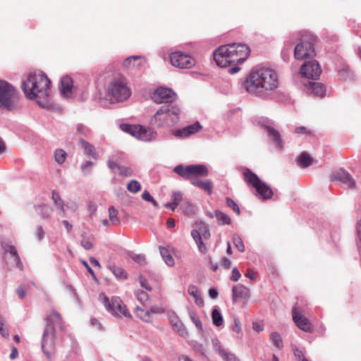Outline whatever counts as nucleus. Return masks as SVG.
I'll return each mask as SVG.
<instances>
[{
  "label": "nucleus",
  "mask_w": 361,
  "mask_h": 361,
  "mask_svg": "<svg viewBox=\"0 0 361 361\" xmlns=\"http://www.w3.org/2000/svg\"><path fill=\"white\" fill-rule=\"evenodd\" d=\"M5 319L3 316L0 315V334L4 338H7L9 336L8 329L4 326Z\"/></svg>",
  "instance_id": "nucleus-48"
},
{
  "label": "nucleus",
  "mask_w": 361,
  "mask_h": 361,
  "mask_svg": "<svg viewBox=\"0 0 361 361\" xmlns=\"http://www.w3.org/2000/svg\"><path fill=\"white\" fill-rule=\"evenodd\" d=\"M267 131V137L269 142L278 149H282L284 147V141L283 140L281 133L277 130L274 124L268 121H264L262 124Z\"/></svg>",
  "instance_id": "nucleus-14"
},
{
  "label": "nucleus",
  "mask_w": 361,
  "mask_h": 361,
  "mask_svg": "<svg viewBox=\"0 0 361 361\" xmlns=\"http://www.w3.org/2000/svg\"><path fill=\"white\" fill-rule=\"evenodd\" d=\"M139 279H140V285L143 288L146 289L148 291L152 290V287L149 284L148 281L142 277V276L140 275L139 276Z\"/></svg>",
  "instance_id": "nucleus-59"
},
{
  "label": "nucleus",
  "mask_w": 361,
  "mask_h": 361,
  "mask_svg": "<svg viewBox=\"0 0 361 361\" xmlns=\"http://www.w3.org/2000/svg\"><path fill=\"white\" fill-rule=\"evenodd\" d=\"M130 95V89L126 80L122 78L112 80L106 88V96L111 104L125 102Z\"/></svg>",
  "instance_id": "nucleus-6"
},
{
  "label": "nucleus",
  "mask_w": 361,
  "mask_h": 361,
  "mask_svg": "<svg viewBox=\"0 0 361 361\" xmlns=\"http://www.w3.org/2000/svg\"><path fill=\"white\" fill-rule=\"evenodd\" d=\"M66 155H67V154L63 149H56V151L54 152L55 161L58 164H62L66 161Z\"/></svg>",
  "instance_id": "nucleus-40"
},
{
  "label": "nucleus",
  "mask_w": 361,
  "mask_h": 361,
  "mask_svg": "<svg viewBox=\"0 0 361 361\" xmlns=\"http://www.w3.org/2000/svg\"><path fill=\"white\" fill-rule=\"evenodd\" d=\"M195 226L197 228V231L200 232V234L203 233V232L209 229L207 225L204 221H197L195 223Z\"/></svg>",
  "instance_id": "nucleus-57"
},
{
  "label": "nucleus",
  "mask_w": 361,
  "mask_h": 361,
  "mask_svg": "<svg viewBox=\"0 0 361 361\" xmlns=\"http://www.w3.org/2000/svg\"><path fill=\"white\" fill-rule=\"evenodd\" d=\"M103 296L104 299L102 301L106 310L111 312L114 315H119L120 314L127 317H130V314L128 311L126 306L122 302L121 300L118 297H113L109 301V298L102 294L100 297Z\"/></svg>",
  "instance_id": "nucleus-11"
},
{
  "label": "nucleus",
  "mask_w": 361,
  "mask_h": 361,
  "mask_svg": "<svg viewBox=\"0 0 361 361\" xmlns=\"http://www.w3.org/2000/svg\"><path fill=\"white\" fill-rule=\"evenodd\" d=\"M297 164L301 168H307L312 164V159L305 152H303L298 157Z\"/></svg>",
  "instance_id": "nucleus-30"
},
{
  "label": "nucleus",
  "mask_w": 361,
  "mask_h": 361,
  "mask_svg": "<svg viewBox=\"0 0 361 361\" xmlns=\"http://www.w3.org/2000/svg\"><path fill=\"white\" fill-rule=\"evenodd\" d=\"M244 180L247 185L255 188L257 195L263 200H270L274 192L272 189L264 181H262L257 174L247 168L243 169Z\"/></svg>",
  "instance_id": "nucleus-8"
},
{
  "label": "nucleus",
  "mask_w": 361,
  "mask_h": 361,
  "mask_svg": "<svg viewBox=\"0 0 361 361\" xmlns=\"http://www.w3.org/2000/svg\"><path fill=\"white\" fill-rule=\"evenodd\" d=\"M270 339L273 344L279 349H282L283 347L282 338L277 332H273L270 335Z\"/></svg>",
  "instance_id": "nucleus-37"
},
{
  "label": "nucleus",
  "mask_w": 361,
  "mask_h": 361,
  "mask_svg": "<svg viewBox=\"0 0 361 361\" xmlns=\"http://www.w3.org/2000/svg\"><path fill=\"white\" fill-rule=\"evenodd\" d=\"M331 179L332 180H338L351 188H354L355 185V180L351 175L343 169H339L334 172L331 176Z\"/></svg>",
  "instance_id": "nucleus-19"
},
{
  "label": "nucleus",
  "mask_w": 361,
  "mask_h": 361,
  "mask_svg": "<svg viewBox=\"0 0 361 361\" xmlns=\"http://www.w3.org/2000/svg\"><path fill=\"white\" fill-rule=\"evenodd\" d=\"M137 299L142 304L145 305L149 300L148 294L144 290H138L135 293Z\"/></svg>",
  "instance_id": "nucleus-49"
},
{
  "label": "nucleus",
  "mask_w": 361,
  "mask_h": 361,
  "mask_svg": "<svg viewBox=\"0 0 361 361\" xmlns=\"http://www.w3.org/2000/svg\"><path fill=\"white\" fill-rule=\"evenodd\" d=\"M132 259L140 265H145L147 264L146 258L144 255L134 254L131 256Z\"/></svg>",
  "instance_id": "nucleus-51"
},
{
  "label": "nucleus",
  "mask_w": 361,
  "mask_h": 361,
  "mask_svg": "<svg viewBox=\"0 0 361 361\" xmlns=\"http://www.w3.org/2000/svg\"><path fill=\"white\" fill-rule=\"evenodd\" d=\"M241 276L240 273L236 267H234L232 270V274L231 276L230 279L233 281H238Z\"/></svg>",
  "instance_id": "nucleus-60"
},
{
  "label": "nucleus",
  "mask_w": 361,
  "mask_h": 361,
  "mask_svg": "<svg viewBox=\"0 0 361 361\" xmlns=\"http://www.w3.org/2000/svg\"><path fill=\"white\" fill-rule=\"evenodd\" d=\"M202 126L199 122H196L193 124L189 125L182 129H179L175 131L174 135L177 137H187L191 135L197 133Z\"/></svg>",
  "instance_id": "nucleus-21"
},
{
  "label": "nucleus",
  "mask_w": 361,
  "mask_h": 361,
  "mask_svg": "<svg viewBox=\"0 0 361 361\" xmlns=\"http://www.w3.org/2000/svg\"><path fill=\"white\" fill-rule=\"evenodd\" d=\"M295 133L296 134H298V135H310L312 134V131L311 130H309L307 128L303 127V126L297 127L295 129Z\"/></svg>",
  "instance_id": "nucleus-56"
},
{
  "label": "nucleus",
  "mask_w": 361,
  "mask_h": 361,
  "mask_svg": "<svg viewBox=\"0 0 361 361\" xmlns=\"http://www.w3.org/2000/svg\"><path fill=\"white\" fill-rule=\"evenodd\" d=\"M127 190L135 194L141 190V184L136 180H131L127 185Z\"/></svg>",
  "instance_id": "nucleus-39"
},
{
  "label": "nucleus",
  "mask_w": 361,
  "mask_h": 361,
  "mask_svg": "<svg viewBox=\"0 0 361 361\" xmlns=\"http://www.w3.org/2000/svg\"><path fill=\"white\" fill-rule=\"evenodd\" d=\"M212 318L213 324L216 326H221L223 325L224 319L221 313L217 308H214L212 312Z\"/></svg>",
  "instance_id": "nucleus-34"
},
{
  "label": "nucleus",
  "mask_w": 361,
  "mask_h": 361,
  "mask_svg": "<svg viewBox=\"0 0 361 361\" xmlns=\"http://www.w3.org/2000/svg\"><path fill=\"white\" fill-rule=\"evenodd\" d=\"M174 172L184 178H189L191 176H205L208 175V169L203 164H191L184 166L178 165L174 168Z\"/></svg>",
  "instance_id": "nucleus-10"
},
{
  "label": "nucleus",
  "mask_w": 361,
  "mask_h": 361,
  "mask_svg": "<svg viewBox=\"0 0 361 361\" xmlns=\"http://www.w3.org/2000/svg\"><path fill=\"white\" fill-rule=\"evenodd\" d=\"M199 188L205 191H207L210 194L212 191V183L209 180L202 181Z\"/></svg>",
  "instance_id": "nucleus-55"
},
{
  "label": "nucleus",
  "mask_w": 361,
  "mask_h": 361,
  "mask_svg": "<svg viewBox=\"0 0 361 361\" xmlns=\"http://www.w3.org/2000/svg\"><path fill=\"white\" fill-rule=\"evenodd\" d=\"M244 85L249 93L264 97L279 87V75L270 68H257L250 73Z\"/></svg>",
  "instance_id": "nucleus-2"
},
{
  "label": "nucleus",
  "mask_w": 361,
  "mask_h": 361,
  "mask_svg": "<svg viewBox=\"0 0 361 361\" xmlns=\"http://www.w3.org/2000/svg\"><path fill=\"white\" fill-rule=\"evenodd\" d=\"M250 54L249 47L244 44L232 43L221 45L213 52L214 59L216 65L226 68L231 63L244 62Z\"/></svg>",
  "instance_id": "nucleus-3"
},
{
  "label": "nucleus",
  "mask_w": 361,
  "mask_h": 361,
  "mask_svg": "<svg viewBox=\"0 0 361 361\" xmlns=\"http://www.w3.org/2000/svg\"><path fill=\"white\" fill-rule=\"evenodd\" d=\"M73 80L71 77L66 75L61 78L59 86L60 92L63 97H70L72 94Z\"/></svg>",
  "instance_id": "nucleus-23"
},
{
  "label": "nucleus",
  "mask_w": 361,
  "mask_h": 361,
  "mask_svg": "<svg viewBox=\"0 0 361 361\" xmlns=\"http://www.w3.org/2000/svg\"><path fill=\"white\" fill-rule=\"evenodd\" d=\"M77 131L84 137H88L90 135V130L82 124L77 125Z\"/></svg>",
  "instance_id": "nucleus-54"
},
{
  "label": "nucleus",
  "mask_w": 361,
  "mask_h": 361,
  "mask_svg": "<svg viewBox=\"0 0 361 361\" xmlns=\"http://www.w3.org/2000/svg\"><path fill=\"white\" fill-rule=\"evenodd\" d=\"M47 324L42 336L41 348L48 360H51L55 348V329H63V319L55 310L47 317Z\"/></svg>",
  "instance_id": "nucleus-4"
},
{
  "label": "nucleus",
  "mask_w": 361,
  "mask_h": 361,
  "mask_svg": "<svg viewBox=\"0 0 361 361\" xmlns=\"http://www.w3.org/2000/svg\"><path fill=\"white\" fill-rule=\"evenodd\" d=\"M220 356L224 361H240L235 354L229 352L228 350H221Z\"/></svg>",
  "instance_id": "nucleus-43"
},
{
  "label": "nucleus",
  "mask_w": 361,
  "mask_h": 361,
  "mask_svg": "<svg viewBox=\"0 0 361 361\" xmlns=\"http://www.w3.org/2000/svg\"><path fill=\"white\" fill-rule=\"evenodd\" d=\"M94 164V162L92 161H86L85 162L82 163L80 166L82 173L85 176L90 175L92 173Z\"/></svg>",
  "instance_id": "nucleus-41"
},
{
  "label": "nucleus",
  "mask_w": 361,
  "mask_h": 361,
  "mask_svg": "<svg viewBox=\"0 0 361 361\" xmlns=\"http://www.w3.org/2000/svg\"><path fill=\"white\" fill-rule=\"evenodd\" d=\"M232 240L235 247L240 252H243L245 250V245L240 236L238 234H233L232 236Z\"/></svg>",
  "instance_id": "nucleus-38"
},
{
  "label": "nucleus",
  "mask_w": 361,
  "mask_h": 361,
  "mask_svg": "<svg viewBox=\"0 0 361 361\" xmlns=\"http://www.w3.org/2000/svg\"><path fill=\"white\" fill-rule=\"evenodd\" d=\"M172 66L179 68H190L195 64V60L189 54L181 51H175L170 54Z\"/></svg>",
  "instance_id": "nucleus-12"
},
{
  "label": "nucleus",
  "mask_w": 361,
  "mask_h": 361,
  "mask_svg": "<svg viewBox=\"0 0 361 361\" xmlns=\"http://www.w3.org/2000/svg\"><path fill=\"white\" fill-rule=\"evenodd\" d=\"M188 293L190 295L192 296L195 299V302L199 307L204 305V301L201 295L200 289L195 285H190L188 288Z\"/></svg>",
  "instance_id": "nucleus-27"
},
{
  "label": "nucleus",
  "mask_w": 361,
  "mask_h": 361,
  "mask_svg": "<svg viewBox=\"0 0 361 361\" xmlns=\"http://www.w3.org/2000/svg\"><path fill=\"white\" fill-rule=\"evenodd\" d=\"M119 174L123 177L131 176L133 175V171L130 167L120 166L118 167Z\"/></svg>",
  "instance_id": "nucleus-50"
},
{
  "label": "nucleus",
  "mask_w": 361,
  "mask_h": 361,
  "mask_svg": "<svg viewBox=\"0 0 361 361\" xmlns=\"http://www.w3.org/2000/svg\"><path fill=\"white\" fill-rule=\"evenodd\" d=\"M226 202L227 206L232 209L235 212H236L237 214L239 215L240 214V208L238 204L233 200H232L231 197H226Z\"/></svg>",
  "instance_id": "nucleus-47"
},
{
  "label": "nucleus",
  "mask_w": 361,
  "mask_h": 361,
  "mask_svg": "<svg viewBox=\"0 0 361 361\" xmlns=\"http://www.w3.org/2000/svg\"><path fill=\"white\" fill-rule=\"evenodd\" d=\"M108 269L112 272V274L115 276V277L118 279H127V273L125 270L120 267H117L115 264H109Z\"/></svg>",
  "instance_id": "nucleus-32"
},
{
  "label": "nucleus",
  "mask_w": 361,
  "mask_h": 361,
  "mask_svg": "<svg viewBox=\"0 0 361 361\" xmlns=\"http://www.w3.org/2000/svg\"><path fill=\"white\" fill-rule=\"evenodd\" d=\"M1 245L4 250L5 259H6L7 255H9L10 257L13 259L16 267L22 271L23 269V264L20 260V256L16 247L11 245L9 242L6 241L1 242Z\"/></svg>",
  "instance_id": "nucleus-18"
},
{
  "label": "nucleus",
  "mask_w": 361,
  "mask_h": 361,
  "mask_svg": "<svg viewBox=\"0 0 361 361\" xmlns=\"http://www.w3.org/2000/svg\"><path fill=\"white\" fill-rule=\"evenodd\" d=\"M213 348L216 353H217L219 355H221V350H226V349L224 348L221 345L220 341L218 338H213L212 340Z\"/></svg>",
  "instance_id": "nucleus-52"
},
{
  "label": "nucleus",
  "mask_w": 361,
  "mask_h": 361,
  "mask_svg": "<svg viewBox=\"0 0 361 361\" xmlns=\"http://www.w3.org/2000/svg\"><path fill=\"white\" fill-rule=\"evenodd\" d=\"M315 56V51L312 42L302 41L297 44L294 49V56L296 59L304 60Z\"/></svg>",
  "instance_id": "nucleus-15"
},
{
  "label": "nucleus",
  "mask_w": 361,
  "mask_h": 361,
  "mask_svg": "<svg viewBox=\"0 0 361 361\" xmlns=\"http://www.w3.org/2000/svg\"><path fill=\"white\" fill-rule=\"evenodd\" d=\"M135 313L136 314L137 317H138L143 321L146 322H151L150 312L145 310L142 308L137 306L135 308Z\"/></svg>",
  "instance_id": "nucleus-35"
},
{
  "label": "nucleus",
  "mask_w": 361,
  "mask_h": 361,
  "mask_svg": "<svg viewBox=\"0 0 361 361\" xmlns=\"http://www.w3.org/2000/svg\"><path fill=\"white\" fill-rule=\"evenodd\" d=\"M142 198L149 202H151L154 207L158 206L157 202L153 198L147 190H145L142 194Z\"/></svg>",
  "instance_id": "nucleus-53"
},
{
  "label": "nucleus",
  "mask_w": 361,
  "mask_h": 361,
  "mask_svg": "<svg viewBox=\"0 0 361 361\" xmlns=\"http://www.w3.org/2000/svg\"><path fill=\"white\" fill-rule=\"evenodd\" d=\"M301 74L307 78L317 80L319 78L322 69L318 61L313 60L305 63L301 67Z\"/></svg>",
  "instance_id": "nucleus-16"
},
{
  "label": "nucleus",
  "mask_w": 361,
  "mask_h": 361,
  "mask_svg": "<svg viewBox=\"0 0 361 361\" xmlns=\"http://www.w3.org/2000/svg\"><path fill=\"white\" fill-rule=\"evenodd\" d=\"M152 99L157 104H173L177 99V94L171 89L159 87L154 90Z\"/></svg>",
  "instance_id": "nucleus-13"
},
{
  "label": "nucleus",
  "mask_w": 361,
  "mask_h": 361,
  "mask_svg": "<svg viewBox=\"0 0 361 361\" xmlns=\"http://www.w3.org/2000/svg\"><path fill=\"white\" fill-rule=\"evenodd\" d=\"M91 324L98 330H102L103 327L102 324L95 318H93L90 321Z\"/></svg>",
  "instance_id": "nucleus-63"
},
{
  "label": "nucleus",
  "mask_w": 361,
  "mask_h": 361,
  "mask_svg": "<svg viewBox=\"0 0 361 361\" xmlns=\"http://www.w3.org/2000/svg\"><path fill=\"white\" fill-rule=\"evenodd\" d=\"M36 236L39 240H41L44 236V231L42 226L37 228Z\"/></svg>",
  "instance_id": "nucleus-64"
},
{
  "label": "nucleus",
  "mask_w": 361,
  "mask_h": 361,
  "mask_svg": "<svg viewBox=\"0 0 361 361\" xmlns=\"http://www.w3.org/2000/svg\"><path fill=\"white\" fill-rule=\"evenodd\" d=\"M216 221L220 225H229L231 223V218L219 210H217Z\"/></svg>",
  "instance_id": "nucleus-36"
},
{
  "label": "nucleus",
  "mask_w": 361,
  "mask_h": 361,
  "mask_svg": "<svg viewBox=\"0 0 361 361\" xmlns=\"http://www.w3.org/2000/svg\"><path fill=\"white\" fill-rule=\"evenodd\" d=\"M17 90L10 83L0 80V109L12 111L19 107Z\"/></svg>",
  "instance_id": "nucleus-7"
},
{
  "label": "nucleus",
  "mask_w": 361,
  "mask_h": 361,
  "mask_svg": "<svg viewBox=\"0 0 361 361\" xmlns=\"http://www.w3.org/2000/svg\"><path fill=\"white\" fill-rule=\"evenodd\" d=\"M191 236L193 238V240L195 241V243L202 240L201 234L196 229L192 230V231H191Z\"/></svg>",
  "instance_id": "nucleus-61"
},
{
  "label": "nucleus",
  "mask_w": 361,
  "mask_h": 361,
  "mask_svg": "<svg viewBox=\"0 0 361 361\" xmlns=\"http://www.w3.org/2000/svg\"><path fill=\"white\" fill-rule=\"evenodd\" d=\"M305 86L310 94L321 98L326 95V87L320 82L310 81L308 83L305 84Z\"/></svg>",
  "instance_id": "nucleus-22"
},
{
  "label": "nucleus",
  "mask_w": 361,
  "mask_h": 361,
  "mask_svg": "<svg viewBox=\"0 0 361 361\" xmlns=\"http://www.w3.org/2000/svg\"><path fill=\"white\" fill-rule=\"evenodd\" d=\"M51 82L42 71L30 73L27 79L22 83V88L25 97L35 100L44 109L54 107L52 97L49 92Z\"/></svg>",
  "instance_id": "nucleus-1"
},
{
  "label": "nucleus",
  "mask_w": 361,
  "mask_h": 361,
  "mask_svg": "<svg viewBox=\"0 0 361 361\" xmlns=\"http://www.w3.org/2000/svg\"><path fill=\"white\" fill-rule=\"evenodd\" d=\"M293 321L295 325L305 332H312L313 326L309 319L299 311L297 307L292 309Z\"/></svg>",
  "instance_id": "nucleus-17"
},
{
  "label": "nucleus",
  "mask_w": 361,
  "mask_h": 361,
  "mask_svg": "<svg viewBox=\"0 0 361 361\" xmlns=\"http://www.w3.org/2000/svg\"><path fill=\"white\" fill-rule=\"evenodd\" d=\"M181 208L183 209L185 214L187 215H190L195 212V206L188 201H185L181 204Z\"/></svg>",
  "instance_id": "nucleus-45"
},
{
  "label": "nucleus",
  "mask_w": 361,
  "mask_h": 361,
  "mask_svg": "<svg viewBox=\"0 0 361 361\" xmlns=\"http://www.w3.org/2000/svg\"><path fill=\"white\" fill-rule=\"evenodd\" d=\"M109 217L113 225H118L120 224V221L117 216V211L113 206H111L109 208Z\"/></svg>",
  "instance_id": "nucleus-42"
},
{
  "label": "nucleus",
  "mask_w": 361,
  "mask_h": 361,
  "mask_svg": "<svg viewBox=\"0 0 361 361\" xmlns=\"http://www.w3.org/2000/svg\"><path fill=\"white\" fill-rule=\"evenodd\" d=\"M169 320L173 329L178 332L180 336L184 337L188 334L187 330L177 314L174 312L169 314Z\"/></svg>",
  "instance_id": "nucleus-20"
},
{
  "label": "nucleus",
  "mask_w": 361,
  "mask_h": 361,
  "mask_svg": "<svg viewBox=\"0 0 361 361\" xmlns=\"http://www.w3.org/2000/svg\"><path fill=\"white\" fill-rule=\"evenodd\" d=\"M150 312V315L152 314H161L164 312V309L159 307H152L149 310H147Z\"/></svg>",
  "instance_id": "nucleus-62"
},
{
  "label": "nucleus",
  "mask_w": 361,
  "mask_h": 361,
  "mask_svg": "<svg viewBox=\"0 0 361 361\" xmlns=\"http://www.w3.org/2000/svg\"><path fill=\"white\" fill-rule=\"evenodd\" d=\"M339 79L342 81L351 80L353 78V74L348 65H343L338 70Z\"/></svg>",
  "instance_id": "nucleus-31"
},
{
  "label": "nucleus",
  "mask_w": 361,
  "mask_h": 361,
  "mask_svg": "<svg viewBox=\"0 0 361 361\" xmlns=\"http://www.w3.org/2000/svg\"><path fill=\"white\" fill-rule=\"evenodd\" d=\"M189 317L192 323L195 325L197 329H202V324L200 317L196 314V313L192 310H189Z\"/></svg>",
  "instance_id": "nucleus-44"
},
{
  "label": "nucleus",
  "mask_w": 361,
  "mask_h": 361,
  "mask_svg": "<svg viewBox=\"0 0 361 361\" xmlns=\"http://www.w3.org/2000/svg\"><path fill=\"white\" fill-rule=\"evenodd\" d=\"M232 330L236 333L241 331L240 322L238 318L234 317L233 324L232 325Z\"/></svg>",
  "instance_id": "nucleus-58"
},
{
  "label": "nucleus",
  "mask_w": 361,
  "mask_h": 361,
  "mask_svg": "<svg viewBox=\"0 0 361 361\" xmlns=\"http://www.w3.org/2000/svg\"><path fill=\"white\" fill-rule=\"evenodd\" d=\"M233 293V300L234 302L237 301L238 298L247 300L250 298V290L243 285L235 286L232 288Z\"/></svg>",
  "instance_id": "nucleus-24"
},
{
  "label": "nucleus",
  "mask_w": 361,
  "mask_h": 361,
  "mask_svg": "<svg viewBox=\"0 0 361 361\" xmlns=\"http://www.w3.org/2000/svg\"><path fill=\"white\" fill-rule=\"evenodd\" d=\"M160 254L165 263L169 266L173 267L174 265V259L171 255L170 251L164 247H159Z\"/></svg>",
  "instance_id": "nucleus-33"
},
{
  "label": "nucleus",
  "mask_w": 361,
  "mask_h": 361,
  "mask_svg": "<svg viewBox=\"0 0 361 361\" xmlns=\"http://www.w3.org/2000/svg\"><path fill=\"white\" fill-rule=\"evenodd\" d=\"M121 129L123 132L128 133L132 136L145 142L152 141L157 135V133L155 131L148 130L140 125L124 123L121 125Z\"/></svg>",
  "instance_id": "nucleus-9"
},
{
  "label": "nucleus",
  "mask_w": 361,
  "mask_h": 361,
  "mask_svg": "<svg viewBox=\"0 0 361 361\" xmlns=\"http://www.w3.org/2000/svg\"><path fill=\"white\" fill-rule=\"evenodd\" d=\"M183 200V195L180 192H174L171 195V202L165 204V207L174 211Z\"/></svg>",
  "instance_id": "nucleus-28"
},
{
  "label": "nucleus",
  "mask_w": 361,
  "mask_h": 361,
  "mask_svg": "<svg viewBox=\"0 0 361 361\" xmlns=\"http://www.w3.org/2000/svg\"><path fill=\"white\" fill-rule=\"evenodd\" d=\"M51 198L54 201V205L57 207L60 212H61V216H65L66 210H65V204L63 200L61 198L59 193L56 191H52Z\"/></svg>",
  "instance_id": "nucleus-29"
},
{
  "label": "nucleus",
  "mask_w": 361,
  "mask_h": 361,
  "mask_svg": "<svg viewBox=\"0 0 361 361\" xmlns=\"http://www.w3.org/2000/svg\"><path fill=\"white\" fill-rule=\"evenodd\" d=\"M145 63V59L141 56H131L126 58L123 65L126 68H139Z\"/></svg>",
  "instance_id": "nucleus-25"
},
{
  "label": "nucleus",
  "mask_w": 361,
  "mask_h": 361,
  "mask_svg": "<svg viewBox=\"0 0 361 361\" xmlns=\"http://www.w3.org/2000/svg\"><path fill=\"white\" fill-rule=\"evenodd\" d=\"M80 142L84 150V154L94 159H97L99 156L96 151L95 147L90 142L85 141L82 138H80Z\"/></svg>",
  "instance_id": "nucleus-26"
},
{
  "label": "nucleus",
  "mask_w": 361,
  "mask_h": 361,
  "mask_svg": "<svg viewBox=\"0 0 361 361\" xmlns=\"http://www.w3.org/2000/svg\"><path fill=\"white\" fill-rule=\"evenodd\" d=\"M181 109L174 104L161 106L149 120V125L153 128L168 129L180 120Z\"/></svg>",
  "instance_id": "nucleus-5"
},
{
  "label": "nucleus",
  "mask_w": 361,
  "mask_h": 361,
  "mask_svg": "<svg viewBox=\"0 0 361 361\" xmlns=\"http://www.w3.org/2000/svg\"><path fill=\"white\" fill-rule=\"evenodd\" d=\"M80 244L86 250H91L93 247V243L91 238L89 236H86L85 235H82Z\"/></svg>",
  "instance_id": "nucleus-46"
}]
</instances>
